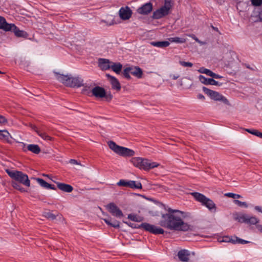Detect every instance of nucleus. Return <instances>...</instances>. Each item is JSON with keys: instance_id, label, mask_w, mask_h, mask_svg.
<instances>
[{"instance_id": "obj_1", "label": "nucleus", "mask_w": 262, "mask_h": 262, "mask_svg": "<svg viewBox=\"0 0 262 262\" xmlns=\"http://www.w3.org/2000/svg\"><path fill=\"white\" fill-rule=\"evenodd\" d=\"M167 210L168 213L162 215V220L159 223L161 226L177 231H187L190 229V226L182 219V211L170 208Z\"/></svg>"}, {"instance_id": "obj_2", "label": "nucleus", "mask_w": 262, "mask_h": 262, "mask_svg": "<svg viewBox=\"0 0 262 262\" xmlns=\"http://www.w3.org/2000/svg\"><path fill=\"white\" fill-rule=\"evenodd\" d=\"M130 161L135 167L144 170H149L160 165L157 162H152L150 160L140 157L132 158Z\"/></svg>"}, {"instance_id": "obj_3", "label": "nucleus", "mask_w": 262, "mask_h": 262, "mask_svg": "<svg viewBox=\"0 0 262 262\" xmlns=\"http://www.w3.org/2000/svg\"><path fill=\"white\" fill-rule=\"evenodd\" d=\"M6 171L12 179L15 181V182L17 181L27 187L30 186V181L26 174L17 170L6 169Z\"/></svg>"}, {"instance_id": "obj_4", "label": "nucleus", "mask_w": 262, "mask_h": 262, "mask_svg": "<svg viewBox=\"0 0 262 262\" xmlns=\"http://www.w3.org/2000/svg\"><path fill=\"white\" fill-rule=\"evenodd\" d=\"M191 195L193 196L196 201L199 202L202 205L206 207L210 211L215 212L216 210L215 204L210 199L205 196L204 194L199 192H192Z\"/></svg>"}, {"instance_id": "obj_5", "label": "nucleus", "mask_w": 262, "mask_h": 262, "mask_svg": "<svg viewBox=\"0 0 262 262\" xmlns=\"http://www.w3.org/2000/svg\"><path fill=\"white\" fill-rule=\"evenodd\" d=\"M111 149L116 154L122 157H132L135 155V151L129 148L117 145L114 141L108 142Z\"/></svg>"}, {"instance_id": "obj_6", "label": "nucleus", "mask_w": 262, "mask_h": 262, "mask_svg": "<svg viewBox=\"0 0 262 262\" xmlns=\"http://www.w3.org/2000/svg\"><path fill=\"white\" fill-rule=\"evenodd\" d=\"M171 7V1L170 0H165L164 5L154 12L153 18L155 19H160L168 15Z\"/></svg>"}, {"instance_id": "obj_7", "label": "nucleus", "mask_w": 262, "mask_h": 262, "mask_svg": "<svg viewBox=\"0 0 262 262\" xmlns=\"http://www.w3.org/2000/svg\"><path fill=\"white\" fill-rule=\"evenodd\" d=\"M203 91L210 98L216 101H221L223 102L225 104L228 103V101L226 97L220 94L219 93L209 90L205 87L203 88Z\"/></svg>"}, {"instance_id": "obj_8", "label": "nucleus", "mask_w": 262, "mask_h": 262, "mask_svg": "<svg viewBox=\"0 0 262 262\" xmlns=\"http://www.w3.org/2000/svg\"><path fill=\"white\" fill-rule=\"evenodd\" d=\"M139 228H142L145 230L155 234H163L164 231L163 229L157 227L154 225L147 223H143L140 226Z\"/></svg>"}, {"instance_id": "obj_9", "label": "nucleus", "mask_w": 262, "mask_h": 262, "mask_svg": "<svg viewBox=\"0 0 262 262\" xmlns=\"http://www.w3.org/2000/svg\"><path fill=\"white\" fill-rule=\"evenodd\" d=\"M106 207L113 215L119 218H121L123 216L121 210L114 203H110L106 205Z\"/></svg>"}, {"instance_id": "obj_10", "label": "nucleus", "mask_w": 262, "mask_h": 262, "mask_svg": "<svg viewBox=\"0 0 262 262\" xmlns=\"http://www.w3.org/2000/svg\"><path fill=\"white\" fill-rule=\"evenodd\" d=\"M132 12L128 7L121 8L119 10V16L123 20L128 19L132 15Z\"/></svg>"}, {"instance_id": "obj_11", "label": "nucleus", "mask_w": 262, "mask_h": 262, "mask_svg": "<svg viewBox=\"0 0 262 262\" xmlns=\"http://www.w3.org/2000/svg\"><path fill=\"white\" fill-rule=\"evenodd\" d=\"M83 80L79 77H70L69 87H80L83 85Z\"/></svg>"}, {"instance_id": "obj_12", "label": "nucleus", "mask_w": 262, "mask_h": 262, "mask_svg": "<svg viewBox=\"0 0 262 262\" xmlns=\"http://www.w3.org/2000/svg\"><path fill=\"white\" fill-rule=\"evenodd\" d=\"M92 93L93 96L96 98H103L105 96V91L101 87L99 86H95L92 90Z\"/></svg>"}, {"instance_id": "obj_13", "label": "nucleus", "mask_w": 262, "mask_h": 262, "mask_svg": "<svg viewBox=\"0 0 262 262\" xmlns=\"http://www.w3.org/2000/svg\"><path fill=\"white\" fill-rule=\"evenodd\" d=\"M152 9V5L151 3H148L143 5L142 7L137 9L138 13L146 15L150 13Z\"/></svg>"}, {"instance_id": "obj_14", "label": "nucleus", "mask_w": 262, "mask_h": 262, "mask_svg": "<svg viewBox=\"0 0 262 262\" xmlns=\"http://www.w3.org/2000/svg\"><path fill=\"white\" fill-rule=\"evenodd\" d=\"M233 215L234 220L240 223L246 224L248 217V214L242 212H236L233 213Z\"/></svg>"}, {"instance_id": "obj_15", "label": "nucleus", "mask_w": 262, "mask_h": 262, "mask_svg": "<svg viewBox=\"0 0 262 262\" xmlns=\"http://www.w3.org/2000/svg\"><path fill=\"white\" fill-rule=\"evenodd\" d=\"M112 63L108 59L100 58L98 60V65L102 70H107L111 68Z\"/></svg>"}, {"instance_id": "obj_16", "label": "nucleus", "mask_w": 262, "mask_h": 262, "mask_svg": "<svg viewBox=\"0 0 262 262\" xmlns=\"http://www.w3.org/2000/svg\"><path fill=\"white\" fill-rule=\"evenodd\" d=\"M106 76L109 79L112 84V88L116 90L117 91H120L121 89V85L117 78L108 74H106Z\"/></svg>"}, {"instance_id": "obj_17", "label": "nucleus", "mask_w": 262, "mask_h": 262, "mask_svg": "<svg viewBox=\"0 0 262 262\" xmlns=\"http://www.w3.org/2000/svg\"><path fill=\"white\" fill-rule=\"evenodd\" d=\"M200 81L201 83L206 85H218L219 82L212 78H207L203 75H200L199 77Z\"/></svg>"}, {"instance_id": "obj_18", "label": "nucleus", "mask_w": 262, "mask_h": 262, "mask_svg": "<svg viewBox=\"0 0 262 262\" xmlns=\"http://www.w3.org/2000/svg\"><path fill=\"white\" fill-rule=\"evenodd\" d=\"M223 242H231L233 244H246L249 243V242L248 241H246L241 238H239L237 237H235L234 238H230L229 237H226L223 241Z\"/></svg>"}, {"instance_id": "obj_19", "label": "nucleus", "mask_w": 262, "mask_h": 262, "mask_svg": "<svg viewBox=\"0 0 262 262\" xmlns=\"http://www.w3.org/2000/svg\"><path fill=\"white\" fill-rule=\"evenodd\" d=\"M190 252L187 250H181L179 251L178 256L182 261L187 262L189 260Z\"/></svg>"}, {"instance_id": "obj_20", "label": "nucleus", "mask_w": 262, "mask_h": 262, "mask_svg": "<svg viewBox=\"0 0 262 262\" xmlns=\"http://www.w3.org/2000/svg\"><path fill=\"white\" fill-rule=\"evenodd\" d=\"M71 75H63L60 74H56V78L57 79L64 84L65 85L69 86V84L70 82Z\"/></svg>"}, {"instance_id": "obj_21", "label": "nucleus", "mask_w": 262, "mask_h": 262, "mask_svg": "<svg viewBox=\"0 0 262 262\" xmlns=\"http://www.w3.org/2000/svg\"><path fill=\"white\" fill-rule=\"evenodd\" d=\"M10 134L7 130H0V140L8 143H11L10 138H12Z\"/></svg>"}, {"instance_id": "obj_22", "label": "nucleus", "mask_w": 262, "mask_h": 262, "mask_svg": "<svg viewBox=\"0 0 262 262\" xmlns=\"http://www.w3.org/2000/svg\"><path fill=\"white\" fill-rule=\"evenodd\" d=\"M10 29L9 31H12L15 35L17 37H25L26 36L27 33L26 32L20 30L14 24H11L10 25Z\"/></svg>"}, {"instance_id": "obj_23", "label": "nucleus", "mask_w": 262, "mask_h": 262, "mask_svg": "<svg viewBox=\"0 0 262 262\" xmlns=\"http://www.w3.org/2000/svg\"><path fill=\"white\" fill-rule=\"evenodd\" d=\"M56 184L58 188L64 192H71L73 190V187L69 184L59 182L56 183Z\"/></svg>"}, {"instance_id": "obj_24", "label": "nucleus", "mask_w": 262, "mask_h": 262, "mask_svg": "<svg viewBox=\"0 0 262 262\" xmlns=\"http://www.w3.org/2000/svg\"><path fill=\"white\" fill-rule=\"evenodd\" d=\"M128 68L130 74L136 76L137 78H141L143 72L142 70L140 68L137 67Z\"/></svg>"}, {"instance_id": "obj_25", "label": "nucleus", "mask_w": 262, "mask_h": 262, "mask_svg": "<svg viewBox=\"0 0 262 262\" xmlns=\"http://www.w3.org/2000/svg\"><path fill=\"white\" fill-rule=\"evenodd\" d=\"M33 129L37 135L44 140L49 141L52 140V138L47 135L45 132L37 129L36 127H34Z\"/></svg>"}, {"instance_id": "obj_26", "label": "nucleus", "mask_w": 262, "mask_h": 262, "mask_svg": "<svg viewBox=\"0 0 262 262\" xmlns=\"http://www.w3.org/2000/svg\"><path fill=\"white\" fill-rule=\"evenodd\" d=\"M11 24L7 23L5 18L0 16V29L6 31H8L10 29V25Z\"/></svg>"}, {"instance_id": "obj_27", "label": "nucleus", "mask_w": 262, "mask_h": 262, "mask_svg": "<svg viewBox=\"0 0 262 262\" xmlns=\"http://www.w3.org/2000/svg\"><path fill=\"white\" fill-rule=\"evenodd\" d=\"M150 44L158 48H165L169 46L170 43L168 41H152Z\"/></svg>"}, {"instance_id": "obj_28", "label": "nucleus", "mask_w": 262, "mask_h": 262, "mask_svg": "<svg viewBox=\"0 0 262 262\" xmlns=\"http://www.w3.org/2000/svg\"><path fill=\"white\" fill-rule=\"evenodd\" d=\"M35 179L41 187L47 189H54V188L51 184L48 183L43 179L41 178H35Z\"/></svg>"}, {"instance_id": "obj_29", "label": "nucleus", "mask_w": 262, "mask_h": 262, "mask_svg": "<svg viewBox=\"0 0 262 262\" xmlns=\"http://www.w3.org/2000/svg\"><path fill=\"white\" fill-rule=\"evenodd\" d=\"M259 222V220L255 216H250L248 215V217L247 218V222L246 224L250 225H256V227L258 223Z\"/></svg>"}, {"instance_id": "obj_30", "label": "nucleus", "mask_w": 262, "mask_h": 262, "mask_svg": "<svg viewBox=\"0 0 262 262\" xmlns=\"http://www.w3.org/2000/svg\"><path fill=\"white\" fill-rule=\"evenodd\" d=\"M27 149L28 150L35 154H38L40 152V148L37 144H29L27 145Z\"/></svg>"}, {"instance_id": "obj_31", "label": "nucleus", "mask_w": 262, "mask_h": 262, "mask_svg": "<svg viewBox=\"0 0 262 262\" xmlns=\"http://www.w3.org/2000/svg\"><path fill=\"white\" fill-rule=\"evenodd\" d=\"M103 221L105 223L112 227L114 228H119V222L116 220L112 221L111 218L108 219H104Z\"/></svg>"}, {"instance_id": "obj_32", "label": "nucleus", "mask_w": 262, "mask_h": 262, "mask_svg": "<svg viewBox=\"0 0 262 262\" xmlns=\"http://www.w3.org/2000/svg\"><path fill=\"white\" fill-rule=\"evenodd\" d=\"M122 68V64L119 63H114L112 62L111 64V68L112 69V70L115 72V73L118 74L121 71Z\"/></svg>"}, {"instance_id": "obj_33", "label": "nucleus", "mask_w": 262, "mask_h": 262, "mask_svg": "<svg viewBox=\"0 0 262 262\" xmlns=\"http://www.w3.org/2000/svg\"><path fill=\"white\" fill-rule=\"evenodd\" d=\"M43 216L51 220H54L56 219V217H58L59 219L62 218V215L61 214H57L56 215L53 214L51 212H45L43 213Z\"/></svg>"}, {"instance_id": "obj_34", "label": "nucleus", "mask_w": 262, "mask_h": 262, "mask_svg": "<svg viewBox=\"0 0 262 262\" xmlns=\"http://www.w3.org/2000/svg\"><path fill=\"white\" fill-rule=\"evenodd\" d=\"M128 187L134 189H141L142 188V184L140 182L135 181H129Z\"/></svg>"}, {"instance_id": "obj_35", "label": "nucleus", "mask_w": 262, "mask_h": 262, "mask_svg": "<svg viewBox=\"0 0 262 262\" xmlns=\"http://www.w3.org/2000/svg\"><path fill=\"white\" fill-rule=\"evenodd\" d=\"M168 40L172 42L176 43H184L186 42L185 38L179 37H171L168 38Z\"/></svg>"}, {"instance_id": "obj_36", "label": "nucleus", "mask_w": 262, "mask_h": 262, "mask_svg": "<svg viewBox=\"0 0 262 262\" xmlns=\"http://www.w3.org/2000/svg\"><path fill=\"white\" fill-rule=\"evenodd\" d=\"M245 130L248 132L249 133L255 135L257 137H258L260 138H262V133L259 132L258 130L246 129Z\"/></svg>"}, {"instance_id": "obj_37", "label": "nucleus", "mask_w": 262, "mask_h": 262, "mask_svg": "<svg viewBox=\"0 0 262 262\" xmlns=\"http://www.w3.org/2000/svg\"><path fill=\"white\" fill-rule=\"evenodd\" d=\"M12 186L13 188L19 190L21 192H25V189L21 187L19 184H18L16 182L12 181Z\"/></svg>"}, {"instance_id": "obj_38", "label": "nucleus", "mask_w": 262, "mask_h": 262, "mask_svg": "<svg viewBox=\"0 0 262 262\" xmlns=\"http://www.w3.org/2000/svg\"><path fill=\"white\" fill-rule=\"evenodd\" d=\"M117 185L119 186L128 187L129 186V181H126L125 180H120L118 183Z\"/></svg>"}, {"instance_id": "obj_39", "label": "nucleus", "mask_w": 262, "mask_h": 262, "mask_svg": "<svg viewBox=\"0 0 262 262\" xmlns=\"http://www.w3.org/2000/svg\"><path fill=\"white\" fill-rule=\"evenodd\" d=\"M234 204H236L239 207H244L245 208L248 207V204L246 203V202H242L241 201H239L238 200H235L234 201Z\"/></svg>"}, {"instance_id": "obj_40", "label": "nucleus", "mask_w": 262, "mask_h": 262, "mask_svg": "<svg viewBox=\"0 0 262 262\" xmlns=\"http://www.w3.org/2000/svg\"><path fill=\"white\" fill-rule=\"evenodd\" d=\"M225 196L231 198L233 199H239L241 198L242 196L239 194L233 193H227L225 194Z\"/></svg>"}, {"instance_id": "obj_41", "label": "nucleus", "mask_w": 262, "mask_h": 262, "mask_svg": "<svg viewBox=\"0 0 262 262\" xmlns=\"http://www.w3.org/2000/svg\"><path fill=\"white\" fill-rule=\"evenodd\" d=\"M198 72L200 73L205 74L209 76L211 71L204 68H201L198 70Z\"/></svg>"}, {"instance_id": "obj_42", "label": "nucleus", "mask_w": 262, "mask_h": 262, "mask_svg": "<svg viewBox=\"0 0 262 262\" xmlns=\"http://www.w3.org/2000/svg\"><path fill=\"white\" fill-rule=\"evenodd\" d=\"M123 74L124 76L126 78H127V79H130V71L129 70V68L128 67L125 68L123 70Z\"/></svg>"}, {"instance_id": "obj_43", "label": "nucleus", "mask_w": 262, "mask_h": 262, "mask_svg": "<svg viewBox=\"0 0 262 262\" xmlns=\"http://www.w3.org/2000/svg\"><path fill=\"white\" fill-rule=\"evenodd\" d=\"M180 64L184 67H191L193 66L192 63L190 62H185L183 61H180Z\"/></svg>"}, {"instance_id": "obj_44", "label": "nucleus", "mask_w": 262, "mask_h": 262, "mask_svg": "<svg viewBox=\"0 0 262 262\" xmlns=\"http://www.w3.org/2000/svg\"><path fill=\"white\" fill-rule=\"evenodd\" d=\"M251 3L254 6H260L262 5V0H251Z\"/></svg>"}, {"instance_id": "obj_45", "label": "nucleus", "mask_w": 262, "mask_h": 262, "mask_svg": "<svg viewBox=\"0 0 262 262\" xmlns=\"http://www.w3.org/2000/svg\"><path fill=\"white\" fill-rule=\"evenodd\" d=\"M20 148L25 152H26L28 150L27 146L24 142H19Z\"/></svg>"}, {"instance_id": "obj_46", "label": "nucleus", "mask_w": 262, "mask_h": 262, "mask_svg": "<svg viewBox=\"0 0 262 262\" xmlns=\"http://www.w3.org/2000/svg\"><path fill=\"white\" fill-rule=\"evenodd\" d=\"M188 36L190 37L191 38H192L193 39H194L195 41H196L197 42L200 43L201 45H203L204 43H203L202 41H201L194 34H190V35H188Z\"/></svg>"}, {"instance_id": "obj_47", "label": "nucleus", "mask_w": 262, "mask_h": 262, "mask_svg": "<svg viewBox=\"0 0 262 262\" xmlns=\"http://www.w3.org/2000/svg\"><path fill=\"white\" fill-rule=\"evenodd\" d=\"M209 76L212 77V78H216V79H220V78H222V76L216 74L212 72V71L210 72Z\"/></svg>"}, {"instance_id": "obj_48", "label": "nucleus", "mask_w": 262, "mask_h": 262, "mask_svg": "<svg viewBox=\"0 0 262 262\" xmlns=\"http://www.w3.org/2000/svg\"><path fill=\"white\" fill-rule=\"evenodd\" d=\"M7 122V119L3 116L0 115V124H4Z\"/></svg>"}, {"instance_id": "obj_49", "label": "nucleus", "mask_w": 262, "mask_h": 262, "mask_svg": "<svg viewBox=\"0 0 262 262\" xmlns=\"http://www.w3.org/2000/svg\"><path fill=\"white\" fill-rule=\"evenodd\" d=\"M69 162L72 164L80 165V164L78 162V161L75 159H71L70 160Z\"/></svg>"}, {"instance_id": "obj_50", "label": "nucleus", "mask_w": 262, "mask_h": 262, "mask_svg": "<svg viewBox=\"0 0 262 262\" xmlns=\"http://www.w3.org/2000/svg\"><path fill=\"white\" fill-rule=\"evenodd\" d=\"M254 209L258 212L262 213V207L259 206H256L254 207Z\"/></svg>"}, {"instance_id": "obj_51", "label": "nucleus", "mask_w": 262, "mask_h": 262, "mask_svg": "<svg viewBox=\"0 0 262 262\" xmlns=\"http://www.w3.org/2000/svg\"><path fill=\"white\" fill-rule=\"evenodd\" d=\"M170 77L173 80H176L179 77V75H171Z\"/></svg>"}, {"instance_id": "obj_52", "label": "nucleus", "mask_w": 262, "mask_h": 262, "mask_svg": "<svg viewBox=\"0 0 262 262\" xmlns=\"http://www.w3.org/2000/svg\"><path fill=\"white\" fill-rule=\"evenodd\" d=\"M256 228L260 231L261 232H262V225H258L256 226Z\"/></svg>"}, {"instance_id": "obj_53", "label": "nucleus", "mask_w": 262, "mask_h": 262, "mask_svg": "<svg viewBox=\"0 0 262 262\" xmlns=\"http://www.w3.org/2000/svg\"><path fill=\"white\" fill-rule=\"evenodd\" d=\"M198 98L200 99H203V100H204L205 99V97L202 94H199L198 96Z\"/></svg>"}, {"instance_id": "obj_54", "label": "nucleus", "mask_w": 262, "mask_h": 262, "mask_svg": "<svg viewBox=\"0 0 262 262\" xmlns=\"http://www.w3.org/2000/svg\"><path fill=\"white\" fill-rule=\"evenodd\" d=\"M128 218L130 219L133 221H137V220L136 219V217L135 216L132 217L130 215H129Z\"/></svg>"}, {"instance_id": "obj_55", "label": "nucleus", "mask_w": 262, "mask_h": 262, "mask_svg": "<svg viewBox=\"0 0 262 262\" xmlns=\"http://www.w3.org/2000/svg\"><path fill=\"white\" fill-rule=\"evenodd\" d=\"M212 28H213L214 30L218 31V29H217V28H215V27H212Z\"/></svg>"}, {"instance_id": "obj_56", "label": "nucleus", "mask_w": 262, "mask_h": 262, "mask_svg": "<svg viewBox=\"0 0 262 262\" xmlns=\"http://www.w3.org/2000/svg\"><path fill=\"white\" fill-rule=\"evenodd\" d=\"M2 73V72L0 71V74Z\"/></svg>"}]
</instances>
